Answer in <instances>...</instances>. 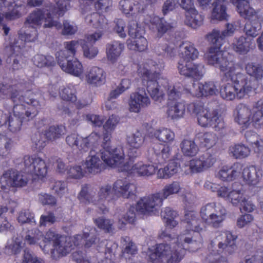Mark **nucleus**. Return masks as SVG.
Returning a JSON list of instances; mask_svg holds the SVG:
<instances>
[{"label":"nucleus","mask_w":263,"mask_h":263,"mask_svg":"<svg viewBox=\"0 0 263 263\" xmlns=\"http://www.w3.org/2000/svg\"><path fill=\"white\" fill-rule=\"evenodd\" d=\"M181 149L184 155L189 157L195 156L199 151L197 145L191 139H184L181 143Z\"/></svg>","instance_id":"obj_54"},{"label":"nucleus","mask_w":263,"mask_h":263,"mask_svg":"<svg viewBox=\"0 0 263 263\" xmlns=\"http://www.w3.org/2000/svg\"><path fill=\"white\" fill-rule=\"evenodd\" d=\"M131 183L126 181V179H118L116 181L112 186L114 195L116 198L123 197L128 198L132 194L129 191Z\"/></svg>","instance_id":"obj_39"},{"label":"nucleus","mask_w":263,"mask_h":263,"mask_svg":"<svg viewBox=\"0 0 263 263\" xmlns=\"http://www.w3.org/2000/svg\"><path fill=\"white\" fill-rule=\"evenodd\" d=\"M46 17L44 10L41 9H37L30 13L24 23L26 29L22 28L18 32L20 38L25 42H34L38 36L37 27L41 26Z\"/></svg>","instance_id":"obj_12"},{"label":"nucleus","mask_w":263,"mask_h":263,"mask_svg":"<svg viewBox=\"0 0 263 263\" xmlns=\"http://www.w3.org/2000/svg\"><path fill=\"white\" fill-rule=\"evenodd\" d=\"M212 46L205 54L207 63L218 68L232 84L228 83L220 89L221 96L226 100L241 99L248 92L254 88V86L248 85L245 76L240 72L238 65L224 55L221 50L222 43H210Z\"/></svg>","instance_id":"obj_1"},{"label":"nucleus","mask_w":263,"mask_h":263,"mask_svg":"<svg viewBox=\"0 0 263 263\" xmlns=\"http://www.w3.org/2000/svg\"><path fill=\"white\" fill-rule=\"evenodd\" d=\"M12 146V140L6 136L0 134V157L4 158L9 156Z\"/></svg>","instance_id":"obj_61"},{"label":"nucleus","mask_w":263,"mask_h":263,"mask_svg":"<svg viewBox=\"0 0 263 263\" xmlns=\"http://www.w3.org/2000/svg\"><path fill=\"white\" fill-rule=\"evenodd\" d=\"M124 44L118 41H113L106 45V54L108 61L116 63L124 49Z\"/></svg>","instance_id":"obj_36"},{"label":"nucleus","mask_w":263,"mask_h":263,"mask_svg":"<svg viewBox=\"0 0 263 263\" xmlns=\"http://www.w3.org/2000/svg\"><path fill=\"white\" fill-rule=\"evenodd\" d=\"M7 50H9L10 53L8 57L11 59L14 58L12 64L13 69L14 70L18 69L21 65L19 64L18 59L21 58L22 56V48L21 45H17V42L10 43L9 46H6Z\"/></svg>","instance_id":"obj_47"},{"label":"nucleus","mask_w":263,"mask_h":263,"mask_svg":"<svg viewBox=\"0 0 263 263\" xmlns=\"http://www.w3.org/2000/svg\"><path fill=\"white\" fill-rule=\"evenodd\" d=\"M226 0H215L213 5L214 8L211 13L213 20L222 21L227 20L228 15L226 12V8L224 4Z\"/></svg>","instance_id":"obj_44"},{"label":"nucleus","mask_w":263,"mask_h":263,"mask_svg":"<svg viewBox=\"0 0 263 263\" xmlns=\"http://www.w3.org/2000/svg\"><path fill=\"white\" fill-rule=\"evenodd\" d=\"M59 94L61 99L64 101L72 103L77 101V89L72 84H69L64 86L59 91Z\"/></svg>","instance_id":"obj_53"},{"label":"nucleus","mask_w":263,"mask_h":263,"mask_svg":"<svg viewBox=\"0 0 263 263\" xmlns=\"http://www.w3.org/2000/svg\"><path fill=\"white\" fill-rule=\"evenodd\" d=\"M240 26L239 22L228 23L224 30L222 31L216 29L213 30L211 33L206 35V39L210 43L220 42L223 44V39L226 37L233 35L237 30V28Z\"/></svg>","instance_id":"obj_26"},{"label":"nucleus","mask_w":263,"mask_h":263,"mask_svg":"<svg viewBox=\"0 0 263 263\" xmlns=\"http://www.w3.org/2000/svg\"><path fill=\"white\" fill-rule=\"evenodd\" d=\"M101 139L100 135L95 132L83 138L78 134L72 133L66 138V143L71 147H76L81 152H87L89 148L96 147Z\"/></svg>","instance_id":"obj_18"},{"label":"nucleus","mask_w":263,"mask_h":263,"mask_svg":"<svg viewBox=\"0 0 263 263\" xmlns=\"http://www.w3.org/2000/svg\"><path fill=\"white\" fill-rule=\"evenodd\" d=\"M80 3L86 6L94 4L95 8L97 10L102 11H106L107 9L112 5L111 0H80Z\"/></svg>","instance_id":"obj_58"},{"label":"nucleus","mask_w":263,"mask_h":263,"mask_svg":"<svg viewBox=\"0 0 263 263\" xmlns=\"http://www.w3.org/2000/svg\"><path fill=\"white\" fill-rule=\"evenodd\" d=\"M218 82L209 81L194 83L193 88L187 90L193 96L208 98L216 96L218 93Z\"/></svg>","instance_id":"obj_21"},{"label":"nucleus","mask_w":263,"mask_h":263,"mask_svg":"<svg viewBox=\"0 0 263 263\" xmlns=\"http://www.w3.org/2000/svg\"><path fill=\"white\" fill-rule=\"evenodd\" d=\"M78 198L81 202L85 203L92 202L94 204L99 205L98 208L103 214L108 211V209L104 205L105 201H110L115 199L112 186L109 184H104L100 187L97 196H92L88 193V186L85 184L82 187V189L78 195Z\"/></svg>","instance_id":"obj_10"},{"label":"nucleus","mask_w":263,"mask_h":263,"mask_svg":"<svg viewBox=\"0 0 263 263\" xmlns=\"http://www.w3.org/2000/svg\"><path fill=\"white\" fill-rule=\"evenodd\" d=\"M28 102L13 105L12 112L8 114L0 110L1 127L4 125L7 126L8 130L13 133L20 132L23 122L35 117L41 109V104L38 100L30 98Z\"/></svg>","instance_id":"obj_4"},{"label":"nucleus","mask_w":263,"mask_h":263,"mask_svg":"<svg viewBox=\"0 0 263 263\" xmlns=\"http://www.w3.org/2000/svg\"><path fill=\"white\" fill-rule=\"evenodd\" d=\"M131 85L130 81L127 79H122L114 90H111L109 95L108 100L105 103V107L108 110H111L116 107V102H111V100L117 98L121 94L129 88Z\"/></svg>","instance_id":"obj_38"},{"label":"nucleus","mask_w":263,"mask_h":263,"mask_svg":"<svg viewBox=\"0 0 263 263\" xmlns=\"http://www.w3.org/2000/svg\"><path fill=\"white\" fill-rule=\"evenodd\" d=\"M216 239L218 241L219 248L223 249L228 245H233V241L236 239V236L229 231L218 232Z\"/></svg>","instance_id":"obj_52"},{"label":"nucleus","mask_w":263,"mask_h":263,"mask_svg":"<svg viewBox=\"0 0 263 263\" xmlns=\"http://www.w3.org/2000/svg\"><path fill=\"white\" fill-rule=\"evenodd\" d=\"M162 191L163 193H157L141 198L136 204L137 211L143 214L152 215L158 214L164 197V189Z\"/></svg>","instance_id":"obj_16"},{"label":"nucleus","mask_w":263,"mask_h":263,"mask_svg":"<svg viewBox=\"0 0 263 263\" xmlns=\"http://www.w3.org/2000/svg\"><path fill=\"white\" fill-rule=\"evenodd\" d=\"M241 170L242 165L240 163H235L232 166H223L217 174V176L222 180L230 181L239 178Z\"/></svg>","instance_id":"obj_34"},{"label":"nucleus","mask_w":263,"mask_h":263,"mask_svg":"<svg viewBox=\"0 0 263 263\" xmlns=\"http://www.w3.org/2000/svg\"><path fill=\"white\" fill-rule=\"evenodd\" d=\"M3 179L7 178L5 181L8 182V190L10 187H21L26 186L28 179L25 175L21 174L18 171L9 169L3 173Z\"/></svg>","instance_id":"obj_28"},{"label":"nucleus","mask_w":263,"mask_h":263,"mask_svg":"<svg viewBox=\"0 0 263 263\" xmlns=\"http://www.w3.org/2000/svg\"><path fill=\"white\" fill-rule=\"evenodd\" d=\"M121 242L123 248L122 251L123 256H134L137 253V247L129 236L122 237Z\"/></svg>","instance_id":"obj_55"},{"label":"nucleus","mask_w":263,"mask_h":263,"mask_svg":"<svg viewBox=\"0 0 263 263\" xmlns=\"http://www.w3.org/2000/svg\"><path fill=\"white\" fill-rule=\"evenodd\" d=\"M127 46L130 50L142 52L147 49L148 42L144 37L139 35L136 39L127 40Z\"/></svg>","instance_id":"obj_50"},{"label":"nucleus","mask_w":263,"mask_h":263,"mask_svg":"<svg viewBox=\"0 0 263 263\" xmlns=\"http://www.w3.org/2000/svg\"><path fill=\"white\" fill-rule=\"evenodd\" d=\"M119 8L126 15L134 16L144 13L146 6L142 1L121 0Z\"/></svg>","instance_id":"obj_29"},{"label":"nucleus","mask_w":263,"mask_h":263,"mask_svg":"<svg viewBox=\"0 0 263 263\" xmlns=\"http://www.w3.org/2000/svg\"><path fill=\"white\" fill-rule=\"evenodd\" d=\"M102 36V33L95 32L86 36V41L83 40H78L79 45H81L84 56L89 59L95 58L98 54V48L95 46V44Z\"/></svg>","instance_id":"obj_24"},{"label":"nucleus","mask_w":263,"mask_h":263,"mask_svg":"<svg viewBox=\"0 0 263 263\" xmlns=\"http://www.w3.org/2000/svg\"><path fill=\"white\" fill-rule=\"evenodd\" d=\"M104 166L99 157L89 155L86 159L84 168L86 172L95 175L100 173L104 169Z\"/></svg>","instance_id":"obj_40"},{"label":"nucleus","mask_w":263,"mask_h":263,"mask_svg":"<svg viewBox=\"0 0 263 263\" xmlns=\"http://www.w3.org/2000/svg\"><path fill=\"white\" fill-rule=\"evenodd\" d=\"M121 155L123 156V160L119 164L107 165L111 167H117L120 172H127L130 175H137L140 176H151L155 173L156 167L151 164H144L142 162H138L131 166L128 162L124 163V154L123 150L121 151Z\"/></svg>","instance_id":"obj_19"},{"label":"nucleus","mask_w":263,"mask_h":263,"mask_svg":"<svg viewBox=\"0 0 263 263\" xmlns=\"http://www.w3.org/2000/svg\"><path fill=\"white\" fill-rule=\"evenodd\" d=\"M178 69L180 74L191 77L194 80H201L205 73V68L203 64L193 62L183 63L179 61Z\"/></svg>","instance_id":"obj_22"},{"label":"nucleus","mask_w":263,"mask_h":263,"mask_svg":"<svg viewBox=\"0 0 263 263\" xmlns=\"http://www.w3.org/2000/svg\"><path fill=\"white\" fill-rule=\"evenodd\" d=\"M237 7L240 15L247 21L245 27V31L248 36L255 37L261 28L260 22L262 17L249 7V0H231Z\"/></svg>","instance_id":"obj_9"},{"label":"nucleus","mask_w":263,"mask_h":263,"mask_svg":"<svg viewBox=\"0 0 263 263\" xmlns=\"http://www.w3.org/2000/svg\"><path fill=\"white\" fill-rule=\"evenodd\" d=\"M194 108V112L196 114L199 125L203 127H212L218 130L224 127L222 118L216 111L210 109L202 104H190L187 109L191 112V108Z\"/></svg>","instance_id":"obj_11"},{"label":"nucleus","mask_w":263,"mask_h":263,"mask_svg":"<svg viewBox=\"0 0 263 263\" xmlns=\"http://www.w3.org/2000/svg\"><path fill=\"white\" fill-rule=\"evenodd\" d=\"M144 137L139 131H137L135 134L128 136L127 142L130 146V149L132 152L133 150L138 149L144 142Z\"/></svg>","instance_id":"obj_60"},{"label":"nucleus","mask_w":263,"mask_h":263,"mask_svg":"<svg viewBox=\"0 0 263 263\" xmlns=\"http://www.w3.org/2000/svg\"><path fill=\"white\" fill-rule=\"evenodd\" d=\"M147 66V63L143 66L140 65L138 68V73L141 79L142 84L146 87V90L151 97L158 100L160 96V87L158 82L160 73L153 68L148 69Z\"/></svg>","instance_id":"obj_13"},{"label":"nucleus","mask_w":263,"mask_h":263,"mask_svg":"<svg viewBox=\"0 0 263 263\" xmlns=\"http://www.w3.org/2000/svg\"><path fill=\"white\" fill-rule=\"evenodd\" d=\"M245 135L247 140L252 144L255 152L258 154V157L263 161V139L257 140L256 133L251 130H247Z\"/></svg>","instance_id":"obj_43"},{"label":"nucleus","mask_w":263,"mask_h":263,"mask_svg":"<svg viewBox=\"0 0 263 263\" xmlns=\"http://www.w3.org/2000/svg\"><path fill=\"white\" fill-rule=\"evenodd\" d=\"M86 80L89 85L100 87L106 83V73L103 68L93 66L87 72Z\"/></svg>","instance_id":"obj_30"},{"label":"nucleus","mask_w":263,"mask_h":263,"mask_svg":"<svg viewBox=\"0 0 263 263\" xmlns=\"http://www.w3.org/2000/svg\"><path fill=\"white\" fill-rule=\"evenodd\" d=\"M85 22L89 26L99 30L98 33H102L108 29V21L105 16L99 12H93L87 15L85 17Z\"/></svg>","instance_id":"obj_35"},{"label":"nucleus","mask_w":263,"mask_h":263,"mask_svg":"<svg viewBox=\"0 0 263 263\" xmlns=\"http://www.w3.org/2000/svg\"><path fill=\"white\" fill-rule=\"evenodd\" d=\"M164 244H157L149 248V258L148 263H163L162 257L164 255Z\"/></svg>","instance_id":"obj_49"},{"label":"nucleus","mask_w":263,"mask_h":263,"mask_svg":"<svg viewBox=\"0 0 263 263\" xmlns=\"http://www.w3.org/2000/svg\"><path fill=\"white\" fill-rule=\"evenodd\" d=\"M151 104L149 98L139 92H134L130 95L128 100L129 110L130 112H139L141 109L148 107Z\"/></svg>","instance_id":"obj_27"},{"label":"nucleus","mask_w":263,"mask_h":263,"mask_svg":"<svg viewBox=\"0 0 263 263\" xmlns=\"http://www.w3.org/2000/svg\"><path fill=\"white\" fill-rule=\"evenodd\" d=\"M204 187L213 192H217L219 197L224 198L235 206L239 204L244 197V193L241 186L239 189H236L235 185H233L232 188L228 189L224 186H220L216 184L206 182L204 184Z\"/></svg>","instance_id":"obj_15"},{"label":"nucleus","mask_w":263,"mask_h":263,"mask_svg":"<svg viewBox=\"0 0 263 263\" xmlns=\"http://www.w3.org/2000/svg\"><path fill=\"white\" fill-rule=\"evenodd\" d=\"M81 238L80 235L65 236L51 230L44 235L39 229L33 228L26 232L24 241L30 246H39L45 253H50L53 259L57 260L69 254L73 245H79L77 241Z\"/></svg>","instance_id":"obj_2"},{"label":"nucleus","mask_w":263,"mask_h":263,"mask_svg":"<svg viewBox=\"0 0 263 263\" xmlns=\"http://www.w3.org/2000/svg\"><path fill=\"white\" fill-rule=\"evenodd\" d=\"M194 211H186L183 220L185 230L177 238H171L165 235V241L170 240L169 249H165L167 263H178L183 257L185 250L181 244L182 240L190 245V251L194 252L202 246V239L199 232L201 230Z\"/></svg>","instance_id":"obj_3"},{"label":"nucleus","mask_w":263,"mask_h":263,"mask_svg":"<svg viewBox=\"0 0 263 263\" xmlns=\"http://www.w3.org/2000/svg\"><path fill=\"white\" fill-rule=\"evenodd\" d=\"M196 138L199 140L201 146L207 148L213 147L217 140L216 135L211 133L199 134L197 135Z\"/></svg>","instance_id":"obj_57"},{"label":"nucleus","mask_w":263,"mask_h":263,"mask_svg":"<svg viewBox=\"0 0 263 263\" xmlns=\"http://www.w3.org/2000/svg\"><path fill=\"white\" fill-rule=\"evenodd\" d=\"M94 222L99 228L106 233L111 232L113 230V222L112 220L103 217H98L94 219Z\"/></svg>","instance_id":"obj_63"},{"label":"nucleus","mask_w":263,"mask_h":263,"mask_svg":"<svg viewBox=\"0 0 263 263\" xmlns=\"http://www.w3.org/2000/svg\"><path fill=\"white\" fill-rule=\"evenodd\" d=\"M0 98L10 99L13 104L21 103H28V101L32 97V94L27 91L24 93L20 83L13 85L0 84Z\"/></svg>","instance_id":"obj_14"},{"label":"nucleus","mask_w":263,"mask_h":263,"mask_svg":"<svg viewBox=\"0 0 263 263\" xmlns=\"http://www.w3.org/2000/svg\"><path fill=\"white\" fill-rule=\"evenodd\" d=\"M231 46L235 51L241 54L246 53L250 49V44L243 36L235 38Z\"/></svg>","instance_id":"obj_56"},{"label":"nucleus","mask_w":263,"mask_h":263,"mask_svg":"<svg viewBox=\"0 0 263 263\" xmlns=\"http://www.w3.org/2000/svg\"><path fill=\"white\" fill-rule=\"evenodd\" d=\"M32 61L33 65L40 68H51L56 64L54 57L48 54H36L33 57Z\"/></svg>","instance_id":"obj_41"},{"label":"nucleus","mask_w":263,"mask_h":263,"mask_svg":"<svg viewBox=\"0 0 263 263\" xmlns=\"http://www.w3.org/2000/svg\"><path fill=\"white\" fill-rule=\"evenodd\" d=\"M185 110V105L184 102H168L167 114L168 117L172 119H176L182 116Z\"/></svg>","instance_id":"obj_46"},{"label":"nucleus","mask_w":263,"mask_h":263,"mask_svg":"<svg viewBox=\"0 0 263 263\" xmlns=\"http://www.w3.org/2000/svg\"><path fill=\"white\" fill-rule=\"evenodd\" d=\"M231 154L236 159H243L247 157L250 153L249 147L243 144H236L230 147Z\"/></svg>","instance_id":"obj_59"},{"label":"nucleus","mask_w":263,"mask_h":263,"mask_svg":"<svg viewBox=\"0 0 263 263\" xmlns=\"http://www.w3.org/2000/svg\"><path fill=\"white\" fill-rule=\"evenodd\" d=\"M200 215L205 223L216 227L224 220L226 210L219 204L211 203L202 207Z\"/></svg>","instance_id":"obj_17"},{"label":"nucleus","mask_w":263,"mask_h":263,"mask_svg":"<svg viewBox=\"0 0 263 263\" xmlns=\"http://www.w3.org/2000/svg\"><path fill=\"white\" fill-rule=\"evenodd\" d=\"M65 50H61L56 53L57 61L62 69L73 76L79 77L83 73L82 63L77 59H73L79 41L72 40L64 44Z\"/></svg>","instance_id":"obj_7"},{"label":"nucleus","mask_w":263,"mask_h":263,"mask_svg":"<svg viewBox=\"0 0 263 263\" xmlns=\"http://www.w3.org/2000/svg\"><path fill=\"white\" fill-rule=\"evenodd\" d=\"M56 7L53 10L54 15L63 16L70 6V0H55Z\"/></svg>","instance_id":"obj_62"},{"label":"nucleus","mask_w":263,"mask_h":263,"mask_svg":"<svg viewBox=\"0 0 263 263\" xmlns=\"http://www.w3.org/2000/svg\"><path fill=\"white\" fill-rule=\"evenodd\" d=\"M177 213L170 208L165 209V227L172 228L178 224Z\"/></svg>","instance_id":"obj_64"},{"label":"nucleus","mask_w":263,"mask_h":263,"mask_svg":"<svg viewBox=\"0 0 263 263\" xmlns=\"http://www.w3.org/2000/svg\"><path fill=\"white\" fill-rule=\"evenodd\" d=\"M215 158L209 153H205L198 158L192 159L186 166H189L190 172H202L211 167L215 162Z\"/></svg>","instance_id":"obj_25"},{"label":"nucleus","mask_w":263,"mask_h":263,"mask_svg":"<svg viewBox=\"0 0 263 263\" xmlns=\"http://www.w3.org/2000/svg\"><path fill=\"white\" fill-rule=\"evenodd\" d=\"M262 176L261 170L255 166L245 167L240 171V176L244 181L249 185H257L261 179Z\"/></svg>","instance_id":"obj_31"},{"label":"nucleus","mask_w":263,"mask_h":263,"mask_svg":"<svg viewBox=\"0 0 263 263\" xmlns=\"http://www.w3.org/2000/svg\"><path fill=\"white\" fill-rule=\"evenodd\" d=\"M162 130L161 129H155L153 128H150L148 129L147 136L151 139L154 140V141H158L159 145L157 143L154 146L153 149L157 155L159 154L160 153L162 154L164 153V141L162 137H160L162 135Z\"/></svg>","instance_id":"obj_42"},{"label":"nucleus","mask_w":263,"mask_h":263,"mask_svg":"<svg viewBox=\"0 0 263 263\" xmlns=\"http://www.w3.org/2000/svg\"><path fill=\"white\" fill-rule=\"evenodd\" d=\"M198 50L192 43L185 42L180 45V61H181L183 63L190 62L191 60H194L196 59L198 57Z\"/></svg>","instance_id":"obj_37"},{"label":"nucleus","mask_w":263,"mask_h":263,"mask_svg":"<svg viewBox=\"0 0 263 263\" xmlns=\"http://www.w3.org/2000/svg\"><path fill=\"white\" fill-rule=\"evenodd\" d=\"M118 122L117 117L112 115L103 125L105 133L103 134L102 148L100 150L99 156L106 165L117 164V163L119 164L123 160V156L121 153L122 149L117 147L111 148L110 146L111 132Z\"/></svg>","instance_id":"obj_5"},{"label":"nucleus","mask_w":263,"mask_h":263,"mask_svg":"<svg viewBox=\"0 0 263 263\" xmlns=\"http://www.w3.org/2000/svg\"><path fill=\"white\" fill-rule=\"evenodd\" d=\"M81 236V238L78 240L79 245H73L74 247H78L83 245L84 242V248L88 249L95 246L98 253L100 254H104V258L101 259L98 263H116L115 261L117 250L118 249V244L113 240H104L100 241V239L97 235L90 236L88 233L84 232Z\"/></svg>","instance_id":"obj_6"},{"label":"nucleus","mask_w":263,"mask_h":263,"mask_svg":"<svg viewBox=\"0 0 263 263\" xmlns=\"http://www.w3.org/2000/svg\"><path fill=\"white\" fill-rule=\"evenodd\" d=\"M52 14L48 12L45 18V24L44 28H50L55 27L57 30L62 29L61 34L64 36H71L76 34L78 31V26L73 23H70L68 20H64L63 25L58 21H54ZM53 15H54L53 14Z\"/></svg>","instance_id":"obj_23"},{"label":"nucleus","mask_w":263,"mask_h":263,"mask_svg":"<svg viewBox=\"0 0 263 263\" xmlns=\"http://www.w3.org/2000/svg\"><path fill=\"white\" fill-rule=\"evenodd\" d=\"M66 132V127L62 125L50 126L44 132V135L48 140L53 141L60 138Z\"/></svg>","instance_id":"obj_51"},{"label":"nucleus","mask_w":263,"mask_h":263,"mask_svg":"<svg viewBox=\"0 0 263 263\" xmlns=\"http://www.w3.org/2000/svg\"><path fill=\"white\" fill-rule=\"evenodd\" d=\"M193 11L185 13L184 23L192 28L196 29L202 25L203 17L196 10Z\"/></svg>","instance_id":"obj_48"},{"label":"nucleus","mask_w":263,"mask_h":263,"mask_svg":"<svg viewBox=\"0 0 263 263\" xmlns=\"http://www.w3.org/2000/svg\"><path fill=\"white\" fill-rule=\"evenodd\" d=\"M0 7L1 9L3 7L8 8L9 10L10 8H13L11 10L6 12L4 14L0 13V24H1L4 17L9 21L20 18L22 15L21 10L23 6L22 5L15 4L13 0H0Z\"/></svg>","instance_id":"obj_32"},{"label":"nucleus","mask_w":263,"mask_h":263,"mask_svg":"<svg viewBox=\"0 0 263 263\" xmlns=\"http://www.w3.org/2000/svg\"><path fill=\"white\" fill-rule=\"evenodd\" d=\"M238 66L240 68V73L242 74V73L241 72V69L240 68L239 65ZM246 70L248 74L254 77L256 79V80H254L253 81L248 80H247L246 76L243 74V75L245 76L246 78V82H247L248 85L252 86H254L255 87L254 88L252 89V90L248 92V93H247L243 98H244L246 96L248 95L251 92L255 91L258 88V87L259 86V84L257 80L260 79L263 77V70L262 69V68L259 65L257 64L253 63H248L246 65Z\"/></svg>","instance_id":"obj_33"},{"label":"nucleus","mask_w":263,"mask_h":263,"mask_svg":"<svg viewBox=\"0 0 263 263\" xmlns=\"http://www.w3.org/2000/svg\"><path fill=\"white\" fill-rule=\"evenodd\" d=\"M178 5L185 10V13L196 10L194 6L193 0H167L165 2V11L172 10Z\"/></svg>","instance_id":"obj_45"},{"label":"nucleus","mask_w":263,"mask_h":263,"mask_svg":"<svg viewBox=\"0 0 263 263\" xmlns=\"http://www.w3.org/2000/svg\"><path fill=\"white\" fill-rule=\"evenodd\" d=\"M23 159L25 170L30 172L35 179L42 180L47 176L48 166L44 159L36 155H25Z\"/></svg>","instance_id":"obj_20"},{"label":"nucleus","mask_w":263,"mask_h":263,"mask_svg":"<svg viewBox=\"0 0 263 263\" xmlns=\"http://www.w3.org/2000/svg\"><path fill=\"white\" fill-rule=\"evenodd\" d=\"M235 120L242 130L251 124L256 129L263 128V99L258 101L252 110L244 105H239Z\"/></svg>","instance_id":"obj_8"}]
</instances>
